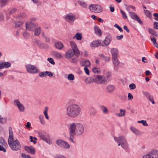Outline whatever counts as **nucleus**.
<instances>
[{
  "mask_svg": "<svg viewBox=\"0 0 158 158\" xmlns=\"http://www.w3.org/2000/svg\"><path fill=\"white\" fill-rule=\"evenodd\" d=\"M69 135V140L73 143L75 135L79 136L82 135L85 131L84 124L80 123L75 122L70 124L68 126Z\"/></svg>",
  "mask_w": 158,
  "mask_h": 158,
  "instance_id": "obj_1",
  "label": "nucleus"
},
{
  "mask_svg": "<svg viewBox=\"0 0 158 158\" xmlns=\"http://www.w3.org/2000/svg\"><path fill=\"white\" fill-rule=\"evenodd\" d=\"M81 108L78 105L73 104L69 106L66 109V114L70 118H74L80 114Z\"/></svg>",
  "mask_w": 158,
  "mask_h": 158,
  "instance_id": "obj_2",
  "label": "nucleus"
},
{
  "mask_svg": "<svg viewBox=\"0 0 158 158\" xmlns=\"http://www.w3.org/2000/svg\"><path fill=\"white\" fill-rule=\"evenodd\" d=\"M92 81L95 83L100 84H101L106 83L109 81L106 77L102 75H95L92 77Z\"/></svg>",
  "mask_w": 158,
  "mask_h": 158,
  "instance_id": "obj_3",
  "label": "nucleus"
},
{
  "mask_svg": "<svg viewBox=\"0 0 158 158\" xmlns=\"http://www.w3.org/2000/svg\"><path fill=\"white\" fill-rule=\"evenodd\" d=\"M8 144L10 149L13 151L19 150L21 147L19 141L17 139L8 143Z\"/></svg>",
  "mask_w": 158,
  "mask_h": 158,
  "instance_id": "obj_4",
  "label": "nucleus"
},
{
  "mask_svg": "<svg viewBox=\"0 0 158 158\" xmlns=\"http://www.w3.org/2000/svg\"><path fill=\"white\" fill-rule=\"evenodd\" d=\"M38 136L42 140L49 144H51L52 142L49 135L45 132H41L38 133Z\"/></svg>",
  "mask_w": 158,
  "mask_h": 158,
  "instance_id": "obj_5",
  "label": "nucleus"
},
{
  "mask_svg": "<svg viewBox=\"0 0 158 158\" xmlns=\"http://www.w3.org/2000/svg\"><path fill=\"white\" fill-rule=\"evenodd\" d=\"M90 10L95 13H99L102 11L103 7L99 4H93L90 5L89 7Z\"/></svg>",
  "mask_w": 158,
  "mask_h": 158,
  "instance_id": "obj_6",
  "label": "nucleus"
},
{
  "mask_svg": "<svg viewBox=\"0 0 158 158\" xmlns=\"http://www.w3.org/2000/svg\"><path fill=\"white\" fill-rule=\"evenodd\" d=\"M27 71L30 73L35 74L38 72L37 68L34 65L28 64L26 66Z\"/></svg>",
  "mask_w": 158,
  "mask_h": 158,
  "instance_id": "obj_7",
  "label": "nucleus"
},
{
  "mask_svg": "<svg viewBox=\"0 0 158 158\" xmlns=\"http://www.w3.org/2000/svg\"><path fill=\"white\" fill-rule=\"evenodd\" d=\"M56 143L60 147L64 149H68L70 147V145L68 143L61 139L56 140Z\"/></svg>",
  "mask_w": 158,
  "mask_h": 158,
  "instance_id": "obj_8",
  "label": "nucleus"
},
{
  "mask_svg": "<svg viewBox=\"0 0 158 158\" xmlns=\"http://www.w3.org/2000/svg\"><path fill=\"white\" fill-rule=\"evenodd\" d=\"M158 151L153 150L148 154L144 155L143 158H158Z\"/></svg>",
  "mask_w": 158,
  "mask_h": 158,
  "instance_id": "obj_9",
  "label": "nucleus"
},
{
  "mask_svg": "<svg viewBox=\"0 0 158 158\" xmlns=\"http://www.w3.org/2000/svg\"><path fill=\"white\" fill-rule=\"evenodd\" d=\"M65 20L69 23H73L76 19L75 15L71 13H69L66 15L65 16Z\"/></svg>",
  "mask_w": 158,
  "mask_h": 158,
  "instance_id": "obj_10",
  "label": "nucleus"
},
{
  "mask_svg": "<svg viewBox=\"0 0 158 158\" xmlns=\"http://www.w3.org/2000/svg\"><path fill=\"white\" fill-rule=\"evenodd\" d=\"M112 40V37L110 36H108L106 37L104 40H102V47L106 46L108 45L110 43Z\"/></svg>",
  "mask_w": 158,
  "mask_h": 158,
  "instance_id": "obj_11",
  "label": "nucleus"
},
{
  "mask_svg": "<svg viewBox=\"0 0 158 158\" xmlns=\"http://www.w3.org/2000/svg\"><path fill=\"white\" fill-rule=\"evenodd\" d=\"M129 14L130 16L132 19L137 21L141 24H143V23L135 13L133 12H129Z\"/></svg>",
  "mask_w": 158,
  "mask_h": 158,
  "instance_id": "obj_12",
  "label": "nucleus"
},
{
  "mask_svg": "<svg viewBox=\"0 0 158 158\" xmlns=\"http://www.w3.org/2000/svg\"><path fill=\"white\" fill-rule=\"evenodd\" d=\"M102 40H97L92 41L90 43V45L91 47H97L99 46H102Z\"/></svg>",
  "mask_w": 158,
  "mask_h": 158,
  "instance_id": "obj_13",
  "label": "nucleus"
},
{
  "mask_svg": "<svg viewBox=\"0 0 158 158\" xmlns=\"http://www.w3.org/2000/svg\"><path fill=\"white\" fill-rule=\"evenodd\" d=\"M114 139L116 143L119 144L121 143L126 139V137L123 135H121L118 137H114Z\"/></svg>",
  "mask_w": 158,
  "mask_h": 158,
  "instance_id": "obj_14",
  "label": "nucleus"
},
{
  "mask_svg": "<svg viewBox=\"0 0 158 158\" xmlns=\"http://www.w3.org/2000/svg\"><path fill=\"white\" fill-rule=\"evenodd\" d=\"M143 95L145 96L153 104H155L153 96L151 95L149 92L143 91Z\"/></svg>",
  "mask_w": 158,
  "mask_h": 158,
  "instance_id": "obj_15",
  "label": "nucleus"
},
{
  "mask_svg": "<svg viewBox=\"0 0 158 158\" xmlns=\"http://www.w3.org/2000/svg\"><path fill=\"white\" fill-rule=\"evenodd\" d=\"M25 27L26 29L29 31L33 30L35 27V25L32 22L26 23Z\"/></svg>",
  "mask_w": 158,
  "mask_h": 158,
  "instance_id": "obj_16",
  "label": "nucleus"
},
{
  "mask_svg": "<svg viewBox=\"0 0 158 158\" xmlns=\"http://www.w3.org/2000/svg\"><path fill=\"white\" fill-rule=\"evenodd\" d=\"M15 104L16 105L19 110L22 112L24 111V107L21 104L18 100H16L14 101Z\"/></svg>",
  "mask_w": 158,
  "mask_h": 158,
  "instance_id": "obj_17",
  "label": "nucleus"
},
{
  "mask_svg": "<svg viewBox=\"0 0 158 158\" xmlns=\"http://www.w3.org/2000/svg\"><path fill=\"white\" fill-rule=\"evenodd\" d=\"M24 149L27 152L33 154H35V148L32 146H25L24 147Z\"/></svg>",
  "mask_w": 158,
  "mask_h": 158,
  "instance_id": "obj_18",
  "label": "nucleus"
},
{
  "mask_svg": "<svg viewBox=\"0 0 158 158\" xmlns=\"http://www.w3.org/2000/svg\"><path fill=\"white\" fill-rule=\"evenodd\" d=\"M9 135L8 139V143L12 141H14L13 139L14 136L12 128L11 127H9Z\"/></svg>",
  "mask_w": 158,
  "mask_h": 158,
  "instance_id": "obj_19",
  "label": "nucleus"
},
{
  "mask_svg": "<svg viewBox=\"0 0 158 158\" xmlns=\"http://www.w3.org/2000/svg\"><path fill=\"white\" fill-rule=\"evenodd\" d=\"M118 146H121L122 148L124 149H127L128 148L129 144L128 143L127 139L121 143L118 144Z\"/></svg>",
  "mask_w": 158,
  "mask_h": 158,
  "instance_id": "obj_20",
  "label": "nucleus"
},
{
  "mask_svg": "<svg viewBox=\"0 0 158 158\" xmlns=\"http://www.w3.org/2000/svg\"><path fill=\"white\" fill-rule=\"evenodd\" d=\"M111 52L112 56V58L117 57L118 55V51L116 48H113L111 50Z\"/></svg>",
  "mask_w": 158,
  "mask_h": 158,
  "instance_id": "obj_21",
  "label": "nucleus"
},
{
  "mask_svg": "<svg viewBox=\"0 0 158 158\" xmlns=\"http://www.w3.org/2000/svg\"><path fill=\"white\" fill-rule=\"evenodd\" d=\"M52 55L55 58L60 59L62 57V56L60 53L56 51H53L52 52Z\"/></svg>",
  "mask_w": 158,
  "mask_h": 158,
  "instance_id": "obj_22",
  "label": "nucleus"
},
{
  "mask_svg": "<svg viewBox=\"0 0 158 158\" xmlns=\"http://www.w3.org/2000/svg\"><path fill=\"white\" fill-rule=\"evenodd\" d=\"M73 52L71 50H69L65 54V57L67 59H68L72 57L73 55Z\"/></svg>",
  "mask_w": 158,
  "mask_h": 158,
  "instance_id": "obj_23",
  "label": "nucleus"
},
{
  "mask_svg": "<svg viewBox=\"0 0 158 158\" xmlns=\"http://www.w3.org/2000/svg\"><path fill=\"white\" fill-rule=\"evenodd\" d=\"M55 45L57 49L60 50L62 49L64 47V45L63 43L59 41L55 42Z\"/></svg>",
  "mask_w": 158,
  "mask_h": 158,
  "instance_id": "obj_24",
  "label": "nucleus"
},
{
  "mask_svg": "<svg viewBox=\"0 0 158 158\" xmlns=\"http://www.w3.org/2000/svg\"><path fill=\"white\" fill-rule=\"evenodd\" d=\"M91 65L90 61L87 60H85L83 61L81 64V66H84L85 67H89Z\"/></svg>",
  "mask_w": 158,
  "mask_h": 158,
  "instance_id": "obj_25",
  "label": "nucleus"
},
{
  "mask_svg": "<svg viewBox=\"0 0 158 158\" xmlns=\"http://www.w3.org/2000/svg\"><path fill=\"white\" fill-rule=\"evenodd\" d=\"M10 64L8 62H4L0 64V69H2L4 68H8L10 66Z\"/></svg>",
  "mask_w": 158,
  "mask_h": 158,
  "instance_id": "obj_26",
  "label": "nucleus"
},
{
  "mask_svg": "<svg viewBox=\"0 0 158 158\" xmlns=\"http://www.w3.org/2000/svg\"><path fill=\"white\" fill-rule=\"evenodd\" d=\"M115 88V87L114 85H109L106 87V89L108 93H111L114 92Z\"/></svg>",
  "mask_w": 158,
  "mask_h": 158,
  "instance_id": "obj_27",
  "label": "nucleus"
},
{
  "mask_svg": "<svg viewBox=\"0 0 158 158\" xmlns=\"http://www.w3.org/2000/svg\"><path fill=\"white\" fill-rule=\"evenodd\" d=\"M119 112V113H117L115 115L119 117H123L125 115L126 110H125L121 109H120Z\"/></svg>",
  "mask_w": 158,
  "mask_h": 158,
  "instance_id": "obj_28",
  "label": "nucleus"
},
{
  "mask_svg": "<svg viewBox=\"0 0 158 158\" xmlns=\"http://www.w3.org/2000/svg\"><path fill=\"white\" fill-rule=\"evenodd\" d=\"M94 29L95 33L97 35L101 36L102 35V32L100 28L97 26H95Z\"/></svg>",
  "mask_w": 158,
  "mask_h": 158,
  "instance_id": "obj_29",
  "label": "nucleus"
},
{
  "mask_svg": "<svg viewBox=\"0 0 158 158\" xmlns=\"http://www.w3.org/2000/svg\"><path fill=\"white\" fill-rule=\"evenodd\" d=\"M68 80L70 82H72L75 79V77L74 75L70 73L68 74L66 77Z\"/></svg>",
  "mask_w": 158,
  "mask_h": 158,
  "instance_id": "obj_30",
  "label": "nucleus"
},
{
  "mask_svg": "<svg viewBox=\"0 0 158 158\" xmlns=\"http://www.w3.org/2000/svg\"><path fill=\"white\" fill-rule=\"evenodd\" d=\"M82 38V34L78 32L73 37V39L76 38L77 40H81Z\"/></svg>",
  "mask_w": 158,
  "mask_h": 158,
  "instance_id": "obj_31",
  "label": "nucleus"
},
{
  "mask_svg": "<svg viewBox=\"0 0 158 158\" xmlns=\"http://www.w3.org/2000/svg\"><path fill=\"white\" fill-rule=\"evenodd\" d=\"M113 63L114 66H118L119 64V62L118 61L117 57L112 58Z\"/></svg>",
  "mask_w": 158,
  "mask_h": 158,
  "instance_id": "obj_32",
  "label": "nucleus"
},
{
  "mask_svg": "<svg viewBox=\"0 0 158 158\" xmlns=\"http://www.w3.org/2000/svg\"><path fill=\"white\" fill-rule=\"evenodd\" d=\"M23 22L22 21H16L15 22V27L16 28L20 27L22 28L23 24Z\"/></svg>",
  "mask_w": 158,
  "mask_h": 158,
  "instance_id": "obj_33",
  "label": "nucleus"
},
{
  "mask_svg": "<svg viewBox=\"0 0 158 158\" xmlns=\"http://www.w3.org/2000/svg\"><path fill=\"white\" fill-rule=\"evenodd\" d=\"M41 32V28L40 27H38L34 30V35L36 36H38L40 34Z\"/></svg>",
  "mask_w": 158,
  "mask_h": 158,
  "instance_id": "obj_34",
  "label": "nucleus"
},
{
  "mask_svg": "<svg viewBox=\"0 0 158 158\" xmlns=\"http://www.w3.org/2000/svg\"><path fill=\"white\" fill-rule=\"evenodd\" d=\"M40 121L41 123L43 125L44 124L45 122L44 120V116L42 114H40L39 116Z\"/></svg>",
  "mask_w": 158,
  "mask_h": 158,
  "instance_id": "obj_35",
  "label": "nucleus"
},
{
  "mask_svg": "<svg viewBox=\"0 0 158 158\" xmlns=\"http://www.w3.org/2000/svg\"><path fill=\"white\" fill-rule=\"evenodd\" d=\"M100 108L103 113L105 114L108 113V109L106 106L102 105L101 106H100Z\"/></svg>",
  "mask_w": 158,
  "mask_h": 158,
  "instance_id": "obj_36",
  "label": "nucleus"
},
{
  "mask_svg": "<svg viewBox=\"0 0 158 158\" xmlns=\"http://www.w3.org/2000/svg\"><path fill=\"white\" fill-rule=\"evenodd\" d=\"M78 4L84 8H86L87 6V3L84 1H79L78 2Z\"/></svg>",
  "mask_w": 158,
  "mask_h": 158,
  "instance_id": "obj_37",
  "label": "nucleus"
},
{
  "mask_svg": "<svg viewBox=\"0 0 158 158\" xmlns=\"http://www.w3.org/2000/svg\"><path fill=\"white\" fill-rule=\"evenodd\" d=\"M36 43L38 46L41 48H43L45 46V44L42 43L39 40H37Z\"/></svg>",
  "mask_w": 158,
  "mask_h": 158,
  "instance_id": "obj_38",
  "label": "nucleus"
},
{
  "mask_svg": "<svg viewBox=\"0 0 158 158\" xmlns=\"http://www.w3.org/2000/svg\"><path fill=\"white\" fill-rule=\"evenodd\" d=\"M48 108L47 107H46L45 108V110L44 111V114L45 116V118L47 120H49V117L48 114Z\"/></svg>",
  "mask_w": 158,
  "mask_h": 158,
  "instance_id": "obj_39",
  "label": "nucleus"
},
{
  "mask_svg": "<svg viewBox=\"0 0 158 158\" xmlns=\"http://www.w3.org/2000/svg\"><path fill=\"white\" fill-rule=\"evenodd\" d=\"M131 130L136 135L139 134V131L137 129L133 127H131L130 128Z\"/></svg>",
  "mask_w": 158,
  "mask_h": 158,
  "instance_id": "obj_40",
  "label": "nucleus"
},
{
  "mask_svg": "<svg viewBox=\"0 0 158 158\" xmlns=\"http://www.w3.org/2000/svg\"><path fill=\"white\" fill-rule=\"evenodd\" d=\"M70 43L71 47L72 48L73 50H74V49H75L78 48L77 45L75 42L73 41H71L70 42Z\"/></svg>",
  "mask_w": 158,
  "mask_h": 158,
  "instance_id": "obj_41",
  "label": "nucleus"
},
{
  "mask_svg": "<svg viewBox=\"0 0 158 158\" xmlns=\"http://www.w3.org/2000/svg\"><path fill=\"white\" fill-rule=\"evenodd\" d=\"M73 51V55L74 54L77 57H78L80 56V53L78 48L74 49Z\"/></svg>",
  "mask_w": 158,
  "mask_h": 158,
  "instance_id": "obj_42",
  "label": "nucleus"
},
{
  "mask_svg": "<svg viewBox=\"0 0 158 158\" xmlns=\"http://www.w3.org/2000/svg\"><path fill=\"white\" fill-rule=\"evenodd\" d=\"M7 121V119L6 117H3L0 115V123H5Z\"/></svg>",
  "mask_w": 158,
  "mask_h": 158,
  "instance_id": "obj_43",
  "label": "nucleus"
},
{
  "mask_svg": "<svg viewBox=\"0 0 158 158\" xmlns=\"http://www.w3.org/2000/svg\"><path fill=\"white\" fill-rule=\"evenodd\" d=\"M92 71L94 73H99L101 72L100 69L97 67L93 68L92 69Z\"/></svg>",
  "mask_w": 158,
  "mask_h": 158,
  "instance_id": "obj_44",
  "label": "nucleus"
},
{
  "mask_svg": "<svg viewBox=\"0 0 158 158\" xmlns=\"http://www.w3.org/2000/svg\"><path fill=\"white\" fill-rule=\"evenodd\" d=\"M30 141L33 142L34 144H35L36 143V141L37 140V138L35 137H33L32 136H30Z\"/></svg>",
  "mask_w": 158,
  "mask_h": 158,
  "instance_id": "obj_45",
  "label": "nucleus"
},
{
  "mask_svg": "<svg viewBox=\"0 0 158 158\" xmlns=\"http://www.w3.org/2000/svg\"><path fill=\"white\" fill-rule=\"evenodd\" d=\"M138 123H141L144 126H148V124L147 123V122L145 120H142L140 121H137Z\"/></svg>",
  "mask_w": 158,
  "mask_h": 158,
  "instance_id": "obj_46",
  "label": "nucleus"
},
{
  "mask_svg": "<svg viewBox=\"0 0 158 158\" xmlns=\"http://www.w3.org/2000/svg\"><path fill=\"white\" fill-rule=\"evenodd\" d=\"M0 144L6 146L7 145V143L5 141L4 139L2 137H0Z\"/></svg>",
  "mask_w": 158,
  "mask_h": 158,
  "instance_id": "obj_47",
  "label": "nucleus"
},
{
  "mask_svg": "<svg viewBox=\"0 0 158 158\" xmlns=\"http://www.w3.org/2000/svg\"><path fill=\"white\" fill-rule=\"evenodd\" d=\"M120 11L122 14L123 18L124 19H127V16L126 13L121 9L120 10Z\"/></svg>",
  "mask_w": 158,
  "mask_h": 158,
  "instance_id": "obj_48",
  "label": "nucleus"
},
{
  "mask_svg": "<svg viewBox=\"0 0 158 158\" xmlns=\"http://www.w3.org/2000/svg\"><path fill=\"white\" fill-rule=\"evenodd\" d=\"M48 61L51 64L54 65L55 64V62L54 61L53 59L51 58H48L47 59Z\"/></svg>",
  "mask_w": 158,
  "mask_h": 158,
  "instance_id": "obj_49",
  "label": "nucleus"
},
{
  "mask_svg": "<svg viewBox=\"0 0 158 158\" xmlns=\"http://www.w3.org/2000/svg\"><path fill=\"white\" fill-rule=\"evenodd\" d=\"M26 17V15L24 13H20L17 17V18L19 19H22Z\"/></svg>",
  "mask_w": 158,
  "mask_h": 158,
  "instance_id": "obj_50",
  "label": "nucleus"
},
{
  "mask_svg": "<svg viewBox=\"0 0 158 158\" xmlns=\"http://www.w3.org/2000/svg\"><path fill=\"white\" fill-rule=\"evenodd\" d=\"M114 27L117 29L119 30L120 32H122L123 31V30L122 28L119 27L117 24H115L114 25Z\"/></svg>",
  "mask_w": 158,
  "mask_h": 158,
  "instance_id": "obj_51",
  "label": "nucleus"
},
{
  "mask_svg": "<svg viewBox=\"0 0 158 158\" xmlns=\"http://www.w3.org/2000/svg\"><path fill=\"white\" fill-rule=\"evenodd\" d=\"M129 87L131 89H134L136 88V86L134 83H131L129 85Z\"/></svg>",
  "mask_w": 158,
  "mask_h": 158,
  "instance_id": "obj_52",
  "label": "nucleus"
},
{
  "mask_svg": "<svg viewBox=\"0 0 158 158\" xmlns=\"http://www.w3.org/2000/svg\"><path fill=\"white\" fill-rule=\"evenodd\" d=\"M23 36L25 38L27 39L29 38L30 35L27 32L25 31L23 33Z\"/></svg>",
  "mask_w": 158,
  "mask_h": 158,
  "instance_id": "obj_53",
  "label": "nucleus"
},
{
  "mask_svg": "<svg viewBox=\"0 0 158 158\" xmlns=\"http://www.w3.org/2000/svg\"><path fill=\"white\" fill-rule=\"evenodd\" d=\"M46 76V71L41 72L39 74V76L42 77H44Z\"/></svg>",
  "mask_w": 158,
  "mask_h": 158,
  "instance_id": "obj_54",
  "label": "nucleus"
},
{
  "mask_svg": "<svg viewBox=\"0 0 158 158\" xmlns=\"http://www.w3.org/2000/svg\"><path fill=\"white\" fill-rule=\"evenodd\" d=\"M133 98V97L131 94L129 93L128 95V99L129 100H132Z\"/></svg>",
  "mask_w": 158,
  "mask_h": 158,
  "instance_id": "obj_55",
  "label": "nucleus"
},
{
  "mask_svg": "<svg viewBox=\"0 0 158 158\" xmlns=\"http://www.w3.org/2000/svg\"><path fill=\"white\" fill-rule=\"evenodd\" d=\"M46 76H48L49 77H52L53 76V74L50 71H46Z\"/></svg>",
  "mask_w": 158,
  "mask_h": 158,
  "instance_id": "obj_56",
  "label": "nucleus"
},
{
  "mask_svg": "<svg viewBox=\"0 0 158 158\" xmlns=\"http://www.w3.org/2000/svg\"><path fill=\"white\" fill-rule=\"evenodd\" d=\"M144 12L145 15L147 16H150L151 15V13L148 10H144Z\"/></svg>",
  "mask_w": 158,
  "mask_h": 158,
  "instance_id": "obj_57",
  "label": "nucleus"
},
{
  "mask_svg": "<svg viewBox=\"0 0 158 158\" xmlns=\"http://www.w3.org/2000/svg\"><path fill=\"white\" fill-rule=\"evenodd\" d=\"M84 70L85 73L88 75L89 74V72L87 67H85L84 68Z\"/></svg>",
  "mask_w": 158,
  "mask_h": 158,
  "instance_id": "obj_58",
  "label": "nucleus"
},
{
  "mask_svg": "<svg viewBox=\"0 0 158 158\" xmlns=\"http://www.w3.org/2000/svg\"><path fill=\"white\" fill-rule=\"evenodd\" d=\"M7 2V0H0V2L2 5H5Z\"/></svg>",
  "mask_w": 158,
  "mask_h": 158,
  "instance_id": "obj_59",
  "label": "nucleus"
},
{
  "mask_svg": "<svg viewBox=\"0 0 158 158\" xmlns=\"http://www.w3.org/2000/svg\"><path fill=\"white\" fill-rule=\"evenodd\" d=\"M17 10L16 9L13 8L11 9L9 12V15H11L16 12Z\"/></svg>",
  "mask_w": 158,
  "mask_h": 158,
  "instance_id": "obj_60",
  "label": "nucleus"
},
{
  "mask_svg": "<svg viewBox=\"0 0 158 158\" xmlns=\"http://www.w3.org/2000/svg\"><path fill=\"white\" fill-rule=\"evenodd\" d=\"M151 39L152 41L153 42V43H156V39L154 36H151Z\"/></svg>",
  "mask_w": 158,
  "mask_h": 158,
  "instance_id": "obj_61",
  "label": "nucleus"
},
{
  "mask_svg": "<svg viewBox=\"0 0 158 158\" xmlns=\"http://www.w3.org/2000/svg\"><path fill=\"white\" fill-rule=\"evenodd\" d=\"M56 158H67L60 154H58L56 156Z\"/></svg>",
  "mask_w": 158,
  "mask_h": 158,
  "instance_id": "obj_62",
  "label": "nucleus"
},
{
  "mask_svg": "<svg viewBox=\"0 0 158 158\" xmlns=\"http://www.w3.org/2000/svg\"><path fill=\"white\" fill-rule=\"evenodd\" d=\"M154 28L156 29H158V23L157 22H155L154 23Z\"/></svg>",
  "mask_w": 158,
  "mask_h": 158,
  "instance_id": "obj_63",
  "label": "nucleus"
},
{
  "mask_svg": "<svg viewBox=\"0 0 158 158\" xmlns=\"http://www.w3.org/2000/svg\"><path fill=\"white\" fill-rule=\"evenodd\" d=\"M0 151H2L5 152H6V150L2 146L0 145Z\"/></svg>",
  "mask_w": 158,
  "mask_h": 158,
  "instance_id": "obj_64",
  "label": "nucleus"
}]
</instances>
